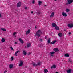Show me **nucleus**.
Masks as SVG:
<instances>
[{
    "instance_id": "nucleus-1",
    "label": "nucleus",
    "mask_w": 73,
    "mask_h": 73,
    "mask_svg": "<svg viewBox=\"0 0 73 73\" xmlns=\"http://www.w3.org/2000/svg\"><path fill=\"white\" fill-rule=\"evenodd\" d=\"M42 34V31L40 30H38L35 34V36H37L38 37H40L41 36V34Z\"/></svg>"
},
{
    "instance_id": "nucleus-2",
    "label": "nucleus",
    "mask_w": 73,
    "mask_h": 73,
    "mask_svg": "<svg viewBox=\"0 0 73 73\" xmlns=\"http://www.w3.org/2000/svg\"><path fill=\"white\" fill-rule=\"evenodd\" d=\"M68 28H72L73 27V24H68Z\"/></svg>"
},
{
    "instance_id": "nucleus-3",
    "label": "nucleus",
    "mask_w": 73,
    "mask_h": 73,
    "mask_svg": "<svg viewBox=\"0 0 73 73\" xmlns=\"http://www.w3.org/2000/svg\"><path fill=\"white\" fill-rule=\"evenodd\" d=\"M21 5V2H19L17 3V7H20V6Z\"/></svg>"
},
{
    "instance_id": "nucleus-4",
    "label": "nucleus",
    "mask_w": 73,
    "mask_h": 73,
    "mask_svg": "<svg viewBox=\"0 0 73 73\" xmlns=\"http://www.w3.org/2000/svg\"><path fill=\"white\" fill-rule=\"evenodd\" d=\"M68 3L70 4L73 3V0H68Z\"/></svg>"
},
{
    "instance_id": "nucleus-5",
    "label": "nucleus",
    "mask_w": 73,
    "mask_h": 73,
    "mask_svg": "<svg viewBox=\"0 0 73 73\" xmlns=\"http://www.w3.org/2000/svg\"><path fill=\"white\" fill-rule=\"evenodd\" d=\"M54 12H53L50 15V17H53V16H54Z\"/></svg>"
},
{
    "instance_id": "nucleus-6",
    "label": "nucleus",
    "mask_w": 73,
    "mask_h": 73,
    "mask_svg": "<svg viewBox=\"0 0 73 73\" xmlns=\"http://www.w3.org/2000/svg\"><path fill=\"white\" fill-rule=\"evenodd\" d=\"M62 15L63 16H64V17H65V16H67V15L66 13H65L64 12H62Z\"/></svg>"
},
{
    "instance_id": "nucleus-7",
    "label": "nucleus",
    "mask_w": 73,
    "mask_h": 73,
    "mask_svg": "<svg viewBox=\"0 0 73 73\" xmlns=\"http://www.w3.org/2000/svg\"><path fill=\"white\" fill-rule=\"evenodd\" d=\"M19 41L21 43V44H24V41H23V40H22V39L21 38H19Z\"/></svg>"
},
{
    "instance_id": "nucleus-8",
    "label": "nucleus",
    "mask_w": 73,
    "mask_h": 73,
    "mask_svg": "<svg viewBox=\"0 0 73 73\" xmlns=\"http://www.w3.org/2000/svg\"><path fill=\"white\" fill-rule=\"evenodd\" d=\"M53 50L54 51H55V52H58L59 51V50H58V49L57 48H54Z\"/></svg>"
},
{
    "instance_id": "nucleus-9",
    "label": "nucleus",
    "mask_w": 73,
    "mask_h": 73,
    "mask_svg": "<svg viewBox=\"0 0 73 73\" xmlns=\"http://www.w3.org/2000/svg\"><path fill=\"white\" fill-rule=\"evenodd\" d=\"M30 32H31V30L30 29H29L27 31L26 33V35H28V34H29V33H30Z\"/></svg>"
},
{
    "instance_id": "nucleus-10",
    "label": "nucleus",
    "mask_w": 73,
    "mask_h": 73,
    "mask_svg": "<svg viewBox=\"0 0 73 73\" xmlns=\"http://www.w3.org/2000/svg\"><path fill=\"white\" fill-rule=\"evenodd\" d=\"M19 52H20V51L19 50H18L16 51L14 54L15 56H17V53Z\"/></svg>"
},
{
    "instance_id": "nucleus-11",
    "label": "nucleus",
    "mask_w": 73,
    "mask_h": 73,
    "mask_svg": "<svg viewBox=\"0 0 73 73\" xmlns=\"http://www.w3.org/2000/svg\"><path fill=\"white\" fill-rule=\"evenodd\" d=\"M31 43H28L27 44V48H29V47H30V46H31Z\"/></svg>"
},
{
    "instance_id": "nucleus-12",
    "label": "nucleus",
    "mask_w": 73,
    "mask_h": 73,
    "mask_svg": "<svg viewBox=\"0 0 73 73\" xmlns=\"http://www.w3.org/2000/svg\"><path fill=\"white\" fill-rule=\"evenodd\" d=\"M51 69H53V68L54 69L55 68H56V65L54 64L51 67Z\"/></svg>"
},
{
    "instance_id": "nucleus-13",
    "label": "nucleus",
    "mask_w": 73,
    "mask_h": 73,
    "mask_svg": "<svg viewBox=\"0 0 73 73\" xmlns=\"http://www.w3.org/2000/svg\"><path fill=\"white\" fill-rule=\"evenodd\" d=\"M50 54L51 55V56H53V54H54V53H55V52H50Z\"/></svg>"
},
{
    "instance_id": "nucleus-14",
    "label": "nucleus",
    "mask_w": 73,
    "mask_h": 73,
    "mask_svg": "<svg viewBox=\"0 0 73 73\" xmlns=\"http://www.w3.org/2000/svg\"><path fill=\"white\" fill-rule=\"evenodd\" d=\"M13 64H11L9 65V68L10 69H12L13 68Z\"/></svg>"
},
{
    "instance_id": "nucleus-15",
    "label": "nucleus",
    "mask_w": 73,
    "mask_h": 73,
    "mask_svg": "<svg viewBox=\"0 0 73 73\" xmlns=\"http://www.w3.org/2000/svg\"><path fill=\"white\" fill-rule=\"evenodd\" d=\"M17 34V33L16 32H14L13 33V36H15V37H16V34Z\"/></svg>"
},
{
    "instance_id": "nucleus-16",
    "label": "nucleus",
    "mask_w": 73,
    "mask_h": 73,
    "mask_svg": "<svg viewBox=\"0 0 73 73\" xmlns=\"http://www.w3.org/2000/svg\"><path fill=\"white\" fill-rule=\"evenodd\" d=\"M23 53L24 55H25V56L27 55V52H26L25 50H23Z\"/></svg>"
},
{
    "instance_id": "nucleus-17",
    "label": "nucleus",
    "mask_w": 73,
    "mask_h": 73,
    "mask_svg": "<svg viewBox=\"0 0 73 73\" xmlns=\"http://www.w3.org/2000/svg\"><path fill=\"white\" fill-rule=\"evenodd\" d=\"M23 62L22 61H20V64L19 65V66H22L23 65Z\"/></svg>"
},
{
    "instance_id": "nucleus-18",
    "label": "nucleus",
    "mask_w": 73,
    "mask_h": 73,
    "mask_svg": "<svg viewBox=\"0 0 73 73\" xmlns=\"http://www.w3.org/2000/svg\"><path fill=\"white\" fill-rule=\"evenodd\" d=\"M64 56L65 57H69V55L68 53L66 54H65Z\"/></svg>"
},
{
    "instance_id": "nucleus-19",
    "label": "nucleus",
    "mask_w": 73,
    "mask_h": 73,
    "mask_svg": "<svg viewBox=\"0 0 73 73\" xmlns=\"http://www.w3.org/2000/svg\"><path fill=\"white\" fill-rule=\"evenodd\" d=\"M52 26H53L54 27H56L57 26V25L55 23H53L52 24Z\"/></svg>"
},
{
    "instance_id": "nucleus-20",
    "label": "nucleus",
    "mask_w": 73,
    "mask_h": 73,
    "mask_svg": "<svg viewBox=\"0 0 73 73\" xmlns=\"http://www.w3.org/2000/svg\"><path fill=\"white\" fill-rule=\"evenodd\" d=\"M57 42V41L56 40H54L53 41H52L51 43V44H54L55 42Z\"/></svg>"
},
{
    "instance_id": "nucleus-21",
    "label": "nucleus",
    "mask_w": 73,
    "mask_h": 73,
    "mask_svg": "<svg viewBox=\"0 0 73 73\" xmlns=\"http://www.w3.org/2000/svg\"><path fill=\"white\" fill-rule=\"evenodd\" d=\"M48 70L47 69H44V72L45 73H48Z\"/></svg>"
},
{
    "instance_id": "nucleus-22",
    "label": "nucleus",
    "mask_w": 73,
    "mask_h": 73,
    "mask_svg": "<svg viewBox=\"0 0 73 73\" xmlns=\"http://www.w3.org/2000/svg\"><path fill=\"white\" fill-rule=\"evenodd\" d=\"M42 3V2H41V1H38V5H40Z\"/></svg>"
},
{
    "instance_id": "nucleus-23",
    "label": "nucleus",
    "mask_w": 73,
    "mask_h": 73,
    "mask_svg": "<svg viewBox=\"0 0 73 73\" xmlns=\"http://www.w3.org/2000/svg\"><path fill=\"white\" fill-rule=\"evenodd\" d=\"M58 35L60 37H62V33H60L58 34Z\"/></svg>"
},
{
    "instance_id": "nucleus-24",
    "label": "nucleus",
    "mask_w": 73,
    "mask_h": 73,
    "mask_svg": "<svg viewBox=\"0 0 73 73\" xmlns=\"http://www.w3.org/2000/svg\"><path fill=\"white\" fill-rule=\"evenodd\" d=\"M5 38H3L1 39V41L3 42H5Z\"/></svg>"
},
{
    "instance_id": "nucleus-25",
    "label": "nucleus",
    "mask_w": 73,
    "mask_h": 73,
    "mask_svg": "<svg viewBox=\"0 0 73 73\" xmlns=\"http://www.w3.org/2000/svg\"><path fill=\"white\" fill-rule=\"evenodd\" d=\"M1 30H2V31H6V29H5L4 28H1Z\"/></svg>"
},
{
    "instance_id": "nucleus-26",
    "label": "nucleus",
    "mask_w": 73,
    "mask_h": 73,
    "mask_svg": "<svg viewBox=\"0 0 73 73\" xmlns=\"http://www.w3.org/2000/svg\"><path fill=\"white\" fill-rule=\"evenodd\" d=\"M68 73H71V70L69 69L67 71Z\"/></svg>"
},
{
    "instance_id": "nucleus-27",
    "label": "nucleus",
    "mask_w": 73,
    "mask_h": 73,
    "mask_svg": "<svg viewBox=\"0 0 73 73\" xmlns=\"http://www.w3.org/2000/svg\"><path fill=\"white\" fill-rule=\"evenodd\" d=\"M33 66H37V64H35L34 63H33Z\"/></svg>"
},
{
    "instance_id": "nucleus-28",
    "label": "nucleus",
    "mask_w": 73,
    "mask_h": 73,
    "mask_svg": "<svg viewBox=\"0 0 73 73\" xmlns=\"http://www.w3.org/2000/svg\"><path fill=\"white\" fill-rule=\"evenodd\" d=\"M55 29L56 30H59V27L57 26L55 27Z\"/></svg>"
},
{
    "instance_id": "nucleus-29",
    "label": "nucleus",
    "mask_w": 73,
    "mask_h": 73,
    "mask_svg": "<svg viewBox=\"0 0 73 73\" xmlns=\"http://www.w3.org/2000/svg\"><path fill=\"white\" fill-rule=\"evenodd\" d=\"M50 42V39H49L48 40V44H49Z\"/></svg>"
},
{
    "instance_id": "nucleus-30",
    "label": "nucleus",
    "mask_w": 73,
    "mask_h": 73,
    "mask_svg": "<svg viewBox=\"0 0 73 73\" xmlns=\"http://www.w3.org/2000/svg\"><path fill=\"white\" fill-rule=\"evenodd\" d=\"M66 11L67 12H69V10L68 9H66Z\"/></svg>"
},
{
    "instance_id": "nucleus-31",
    "label": "nucleus",
    "mask_w": 73,
    "mask_h": 73,
    "mask_svg": "<svg viewBox=\"0 0 73 73\" xmlns=\"http://www.w3.org/2000/svg\"><path fill=\"white\" fill-rule=\"evenodd\" d=\"M13 57H12L11 59V61H13Z\"/></svg>"
},
{
    "instance_id": "nucleus-32",
    "label": "nucleus",
    "mask_w": 73,
    "mask_h": 73,
    "mask_svg": "<svg viewBox=\"0 0 73 73\" xmlns=\"http://www.w3.org/2000/svg\"><path fill=\"white\" fill-rule=\"evenodd\" d=\"M10 48H11V50H13V51H14V50L13 49L12 47H11Z\"/></svg>"
},
{
    "instance_id": "nucleus-33",
    "label": "nucleus",
    "mask_w": 73,
    "mask_h": 73,
    "mask_svg": "<svg viewBox=\"0 0 73 73\" xmlns=\"http://www.w3.org/2000/svg\"><path fill=\"white\" fill-rule=\"evenodd\" d=\"M37 65H41V63L38 62V63Z\"/></svg>"
},
{
    "instance_id": "nucleus-34",
    "label": "nucleus",
    "mask_w": 73,
    "mask_h": 73,
    "mask_svg": "<svg viewBox=\"0 0 73 73\" xmlns=\"http://www.w3.org/2000/svg\"><path fill=\"white\" fill-rule=\"evenodd\" d=\"M32 3L33 4H34L35 3V0H33Z\"/></svg>"
},
{
    "instance_id": "nucleus-35",
    "label": "nucleus",
    "mask_w": 73,
    "mask_h": 73,
    "mask_svg": "<svg viewBox=\"0 0 73 73\" xmlns=\"http://www.w3.org/2000/svg\"><path fill=\"white\" fill-rule=\"evenodd\" d=\"M27 8H28V7H25V9H27Z\"/></svg>"
},
{
    "instance_id": "nucleus-36",
    "label": "nucleus",
    "mask_w": 73,
    "mask_h": 73,
    "mask_svg": "<svg viewBox=\"0 0 73 73\" xmlns=\"http://www.w3.org/2000/svg\"><path fill=\"white\" fill-rule=\"evenodd\" d=\"M31 55V52H29L28 54V56Z\"/></svg>"
},
{
    "instance_id": "nucleus-37",
    "label": "nucleus",
    "mask_w": 73,
    "mask_h": 73,
    "mask_svg": "<svg viewBox=\"0 0 73 73\" xmlns=\"http://www.w3.org/2000/svg\"><path fill=\"white\" fill-rule=\"evenodd\" d=\"M7 72V70H5V71L4 72V73H6Z\"/></svg>"
},
{
    "instance_id": "nucleus-38",
    "label": "nucleus",
    "mask_w": 73,
    "mask_h": 73,
    "mask_svg": "<svg viewBox=\"0 0 73 73\" xmlns=\"http://www.w3.org/2000/svg\"><path fill=\"white\" fill-rule=\"evenodd\" d=\"M45 39H47V37L46 36L45 37Z\"/></svg>"
},
{
    "instance_id": "nucleus-39",
    "label": "nucleus",
    "mask_w": 73,
    "mask_h": 73,
    "mask_svg": "<svg viewBox=\"0 0 73 73\" xmlns=\"http://www.w3.org/2000/svg\"><path fill=\"white\" fill-rule=\"evenodd\" d=\"M42 41V39H40V41Z\"/></svg>"
},
{
    "instance_id": "nucleus-40",
    "label": "nucleus",
    "mask_w": 73,
    "mask_h": 73,
    "mask_svg": "<svg viewBox=\"0 0 73 73\" xmlns=\"http://www.w3.org/2000/svg\"><path fill=\"white\" fill-rule=\"evenodd\" d=\"M69 35H70V34H71V33L69 32Z\"/></svg>"
},
{
    "instance_id": "nucleus-41",
    "label": "nucleus",
    "mask_w": 73,
    "mask_h": 73,
    "mask_svg": "<svg viewBox=\"0 0 73 73\" xmlns=\"http://www.w3.org/2000/svg\"><path fill=\"white\" fill-rule=\"evenodd\" d=\"M1 17V14H0V17Z\"/></svg>"
},
{
    "instance_id": "nucleus-42",
    "label": "nucleus",
    "mask_w": 73,
    "mask_h": 73,
    "mask_svg": "<svg viewBox=\"0 0 73 73\" xmlns=\"http://www.w3.org/2000/svg\"><path fill=\"white\" fill-rule=\"evenodd\" d=\"M31 13H33V11H32L31 12Z\"/></svg>"
},
{
    "instance_id": "nucleus-43",
    "label": "nucleus",
    "mask_w": 73,
    "mask_h": 73,
    "mask_svg": "<svg viewBox=\"0 0 73 73\" xmlns=\"http://www.w3.org/2000/svg\"><path fill=\"white\" fill-rule=\"evenodd\" d=\"M17 42H15V44H17Z\"/></svg>"
},
{
    "instance_id": "nucleus-44",
    "label": "nucleus",
    "mask_w": 73,
    "mask_h": 73,
    "mask_svg": "<svg viewBox=\"0 0 73 73\" xmlns=\"http://www.w3.org/2000/svg\"><path fill=\"white\" fill-rule=\"evenodd\" d=\"M35 28L36 29L37 28V27L35 26Z\"/></svg>"
},
{
    "instance_id": "nucleus-45",
    "label": "nucleus",
    "mask_w": 73,
    "mask_h": 73,
    "mask_svg": "<svg viewBox=\"0 0 73 73\" xmlns=\"http://www.w3.org/2000/svg\"><path fill=\"white\" fill-rule=\"evenodd\" d=\"M56 73H58V72H56Z\"/></svg>"
},
{
    "instance_id": "nucleus-46",
    "label": "nucleus",
    "mask_w": 73,
    "mask_h": 73,
    "mask_svg": "<svg viewBox=\"0 0 73 73\" xmlns=\"http://www.w3.org/2000/svg\"><path fill=\"white\" fill-rule=\"evenodd\" d=\"M25 48H27V46H25Z\"/></svg>"
},
{
    "instance_id": "nucleus-47",
    "label": "nucleus",
    "mask_w": 73,
    "mask_h": 73,
    "mask_svg": "<svg viewBox=\"0 0 73 73\" xmlns=\"http://www.w3.org/2000/svg\"><path fill=\"white\" fill-rule=\"evenodd\" d=\"M55 1H57V0H54Z\"/></svg>"
},
{
    "instance_id": "nucleus-48",
    "label": "nucleus",
    "mask_w": 73,
    "mask_h": 73,
    "mask_svg": "<svg viewBox=\"0 0 73 73\" xmlns=\"http://www.w3.org/2000/svg\"><path fill=\"white\" fill-rule=\"evenodd\" d=\"M64 31H65V29L64 30Z\"/></svg>"
},
{
    "instance_id": "nucleus-49",
    "label": "nucleus",
    "mask_w": 73,
    "mask_h": 73,
    "mask_svg": "<svg viewBox=\"0 0 73 73\" xmlns=\"http://www.w3.org/2000/svg\"><path fill=\"white\" fill-rule=\"evenodd\" d=\"M45 6H46V5H45Z\"/></svg>"
}]
</instances>
